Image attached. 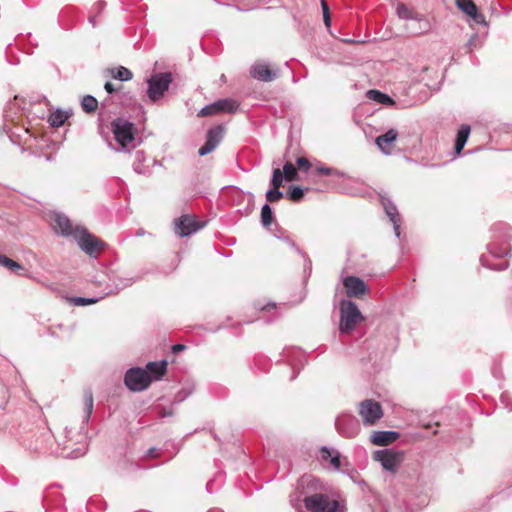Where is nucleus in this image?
<instances>
[{"mask_svg":"<svg viewBox=\"0 0 512 512\" xmlns=\"http://www.w3.org/2000/svg\"><path fill=\"white\" fill-rule=\"evenodd\" d=\"M318 480L312 475H305L301 478L299 486L307 490L315 491L308 494L303 491V504L308 512H345L346 507L342 501L333 498L327 493L317 492Z\"/></svg>","mask_w":512,"mask_h":512,"instance_id":"obj_1","label":"nucleus"},{"mask_svg":"<svg viewBox=\"0 0 512 512\" xmlns=\"http://www.w3.org/2000/svg\"><path fill=\"white\" fill-rule=\"evenodd\" d=\"M362 320V314L354 302L350 300L340 302V333H349Z\"/></svg>","mask_w":512,"mask_h":512,"instance_id":"obj_2","label":"nucleus"},{"mask_svg":"<svg viewBox=\"0 0 512 512\" xmlns=\"http://www.w3.org/2000/svg\"><path fill=\"white\" fill-rule=\"evenodd\" d=\"M73 238L79 248L90 257H97L98 253L105 246L103 241L99 240L83 227H75Z\"/></svg>","mask_w":512,"mask_h":512,"instance_id":"obj_3","label":"nucleus"},{"mask_svg":"<svg viewBox=\"0 0 512 512\" xmlns=\"http://www.w3.org/2000/svg\"><path fill=\"white\" fill-rule=\"evenodd\" d=\"M147 95L151 102L161 99L172 83V75L169 72L153 74L148 80Z\"/></svg>","mask_w":512,"mask_h":512,"instance_id":"obj_4","label":"nucleus"},{"mask_svg":"<svg viewBox=\"0 0 512 512\" xmlns=\"http://www.w3.org/2000/svg\"><path fill=\"white\" fill-rule=\"evenodd\" d=\"M124 383L130 391L140 392L150 386L151 376L145 369L133 367L126 371Z\"/></svg>","mask_w":512,"mask_h":512,"instance_id":"obj_5","label":"nucleus"},{"mask_svg":"<svg viewBox=\"0 0 512 512\" xmlns=\"http://www.w3.org/2000/svg\"><path fill=\"white\" fill-rule=\"evenodd\" d=\"M111 129L114 134L115 140L121 145L124 150L128 144L132 143L134 137V125L128 120L123 118H116L111 123Z\"/></svg>","mask_w":512,"mask_h":512,"instance_id":"obj_6","label":"nucleus"},{"mask_svg":"<svg viewBox=\"0 0 512 512\" xmlns=\"http://www.w3.org/2000/svg\"><path fill=\"white\" fill-rule=\"evenodd\" d=\"M373 459L379 462L384 470L396 473L404 460V453L393 449H384L374 452Z\"/></svg>","mask_w":512,"mask_h":512,"instance_id":"obj_7","label":"nucleus"},{"mask_svg":"<svg viewBox=\"0 0 512 512\" xmlns=\"http://www.w3.org/2000/svg\"><path fill=\"white\" fill-rule=\"evenodd\" d=\"M359 415L364 425L372 426L383 417L382 406L375 400H364L359 405Z\"/></svg>","mask_w":512,"mask_h":512,"instance_id":"obj_8","label":"nucleus"},{"mask_svg":"<svg viewBox=\"0 0 512 512\" xmlns=\"http://www.w3.org/2000/svg\"><path fill=\"white\" fill-rule=\"evenodd\" d=\"M396 14L400 19L413 20L418 23L417 28H411L413 34L418 35L430 30V24L417 12H414L407 5L400 3L396 7Z\"/></svg>","mask_w":512,"mask_h":512,"instance_id":"obj_9","label":"nucleus"},{"mask_svg":"<svg viewBox=\"0 0 512 512\" xmlns=\"http://www.w3.org/2000/svg\"><path fill=\"white\" fill-rule=\"evenodd\" d=\"M335 427L339 434L346 438H354L360 432L358 419L350 414H342L335 420Z\"/></svg>","mask_w":512,"mask_h":512,"instance_id":"obj_10","label":"nucleus"},{"mask_svg":"<svg viewBox=\"0 0 512 512\" xmlns=\"http://www.w3.org/2000/svg\"><path fill=\"white\" fill-rule=\"evenodd\" d=\"M206 225V222H199L195 217L182 215L175 221V233L180 237L189 236Z\"/></svg>","mask_w":512,"mask_h":512,"instance_id":"obj_11","label":"nucleus"},{"mask_svg":"<svg viewBox=\"0 0 512 512\" xmlns=\"http://www.w3.org/2000/svg\"><path fill=\"white\" fill-rule=\"evenodd\" d=\"M225 129L222 125H216L210 128L206 134V141L198 150L199 156H205L211 153L222 141Z\"/></svg>","mask_w":512,"mask_h":512,"instance_id":"obj_12","label":"nucleus"},{"mask_svg":"<svg viewBox=\"0 0 512 512\" xmlns=\"http://www.w3.org/2000/svg\"><path fill=\"white\" fill-rule=\"evenodd\" d=\"M380 201L385 210L386 215L389 217L393 224L394 232L396 237H400V223L401 217L398 212L396 205L393 201L385 195L380 194Z\"/></svg>","mask_w":512,"mask_h":512,"instance_id":"obj_13","label":"nucleus"},{"mask_svg":"<svg viewBox=\"0 0 512 512\" xmlns=\"http://www.w3.org/2000/svg\"><path fill=\"white\" fill-rule=\"evenodd\" d=\"M343 285L346 288L347 296L359 297L367 291V285L365 282L356 276H347L343 280Z\"/></svg>","mask_w":512,"mask_h":512,"instance_id":"obj_14","label":"nucleus"},{"mask_svg":"<svg viewBox=\"0 0 512 512\" xmlns=\"http://www.w3.org/2000/svg\"><path fill=\"white\" fill-rule=\"evenodd\" d=\"M251 76L262 82H271L276 79L277 74L272 71L269 66L265 63H255L250 69Z\"/></svg>","mask_w":512,"mask_h":512,"instance_id":"obj_15","label":"nucleus"},{"mask_svg":"<svg viewBox=\"0 0 512 512\" xmlns=\"http://www.w3.org/2000/svg\"><path fill=\"white\" fill-rule=\"evenodd\" d=\"M54 231L62 236H73L74 229L68 217L63 214H55L52 219Z\"/></svg>","mask_w":512,"mask_h":512,"instance_id":"obj_16","label":"nucleus"},{"mask_svg":"<svg viewBox=\"0 0 512 512\" xmlns=\"http://www.w3.org/2000/svg\"><path fill=\"white\" fill-rule=\"evenodd\" d=\"M83 400H84V414H83V418H82L83 425L80 427V437L82 439L86 438V430H85L84 425L88 423V421L91 417V414L93 412V407H94V399H93V394H92L91 390H86L84 392Z\"/></svg>","mask_w":512,"mask_h":512,"instance_id":"obj_17","label":"nucleus"},{"mask_svg":"<svg viewBox=\"0 0 512 512\" xmlns=\"http://www.w3.org/2000/svg\"><path fill=\"white\" fill-rule=\"evenodd\" d=\"M397 137L398 132L395 129H390L376 138V145L384 154L390 155L392 144Z\"/></svg>","mask_w":512,"mask_h":512,"instance_id":"obj_18","label":"nucleus"},{"mask_svg":"<svg viewBox=\"0 0 512 512\" xmlns=\"http://www.w3.org/2000/svg\"><path fill=\"white\" fill-rule=\"evenodd\" d=\"M399 437V433L396 431H375L371 435V442L378 446H387Z\"/></svg>","mask_w":512,"mask_h":512,"instance_id":"obj_19","label":"nucleus"},{"mask_svg":"<svg viewBox=\"0 0 512 512\" xmlns=\"http://www.w3.org/2000/svg\"><path fill=\"white\" fill-rule=\"evenodd\" d=\"M145 370L151 376V381L159 380L166 373L167 361L161 360V361L149 362V363H147Z\"/></svg>","mask_w":512,"mask_h":512,"instance_id":"obj_20","label":"nucleus"},{"mask_svg":"<svg viewBox=\"0 0 512 512\" xmlns=\"http://www.w3.org/2000/svg\"><path fill=\"white\" fill-rule=\"evenodd\" d=\"M320 458L323 462L330 460V465L334 470H339L341 466V457L340 453L336 449H329L326 446L321 447L320 449Z\"/></svg>","mask_w":512,"mask_h":512,"instance_id":"obj_21","label":"nucleus"},{"mask_svg":"<svg viewBox=\"0 0 512 512\" xmlns=\"http://www.w3.org/2000/svg\"><path fill=\"white\" fill-rule=\"evenodd\" d=\"M233 203L236 205H240L244 200H247V207L245 208V214H249L252 210V206L254 203V196L252 193H245L239 188H235L232 191Z\"/></svg>","mask_w":512,"mask_h":512,"instance_id":"obj_22","label":"nucleus"},{"mask_svg":"<svg viewBox=\"0 0 512 512\" xmlns=\"http://www.w3.org/2000/svg\"><path fill=\"white\" fill-rule=\"evenodd\" d=\"M148 158L143 150H138L135 152L134 161H133V170L138 174H147L149 173V165H146Z\"/></svg>","mask_w":512,"mask_h":512,"instance_id":"obj_23","label":"nucleus"},{"mask_svg":"<svg viewBox=\"0 0 512 512\" xmlns=\"http://www.w3.org/2000/svg\"><path fill=\"white\" fill-rule=\"evenodd\" d=\"M139 280V277H121L118 279V283L115 284V288H110L104 293V295L117 294L120 290L131 286L133 283Z\"/></svg>","mask_w":512,"mask_h":512,"instance_id":"obj_24","label":"nucleus"},{"mask_svg":"<svg viewBox=\"0 0 512 512\" xmlns=\"http://www.w3.org/2000/svg\"><path fill=\"white\" fill-rule=\"evenodd\" d=\"M217 107L221 112L235 113L239 108V103L233 99L226 98L216 101Z\"/></svg>","mask_w":512,"mask_h":512,"instance_id":"obj_25","label":"nucleus"},{"mask_svg":"<svg viewBox=\"0 0 512 512\" xmlns=\"http://www.w3.org/2000/svg\"><path fill=\"white\" fill-rule=\"evenodd\" d=\"M368 96L370 99H373L374 101L383 104V105H392L394 104V100L387 94L378 91V90H369Z\"/></svg>","mask_w":512,"mask_h":512,"instance_id":"obj_26","label":"nucleus"},{"mask_svg":"<svg viewBox=\"0 0 512 512\" xmlns=\"http://www.w3.org/2000/svg\"><path fill=\"white\" fill-rule=\"evenodd\" d=\"M260 218H261V224L265 228H268L272 224V222L274 220V214H273L271 206L268 203H265L262 206Z\"/></svg>","mask_w":512,"mask_h":512,"instance_id":"obj_27","label":"nucleus"},{"mask_svg":"<svg viewBox=\"0 0 512 512\" xmlns=\"http://www.w3.org/2000/svg\"><path fill=\"white\" fill-rule=\"evenodd\" d=\"M103 297L104 296L88 298V297L76 296V297H69L67 299H68L69 303L73 306H86V305H91V304L97 303Z\"/></svg>","mask_w":512,"mask_h":512,"instance_id":"obj_28","label":"nucleus"},{"mask_svg":"<svg viewBox=\"0 0 512 512\" xmlns=\"http://www.w3.org/2000/svg\"><path fill=\"white\" fill-rule=\"evenodd\" d=\"M98 101L92 95H85L81 100V107L86 113H92L97 109Z\"/></svg>","mask_w":512,"mask_h":512,"instance_id":"obj_29","label":"nucleus"},{"mask_svg":"<svg viewBox=\"0 0 512 512\" xmlns=\"http://www.w3.org/2000/svg\"><path fill=\"white\" fill-rule=\"evenodd\" d=\"M68 114L64 111H56L49 116L48 122L52 127H60L64 124Z\"/></svg>","mask_w":512,"mask_h":512,"instance_id":"obj_30","label":"nucleus"},{"mask_svg":"<svg viewBox=\"0 0 512 512\" xmlns=\"http://www.w3.org/2000/svg\"><path fill=\"white\" fill-rule=\"evenodd\" d=\"M281 171L285 177V180H287V181L298 180L297 168L291 162H286Z\"/></svg>","mask_w":512,"mask_h":512,"instance_id":"obj_31","label":"nucleus"},{"mask_svg":"<svg viewBox=\"0 0 512 512\" xmlns=\"http://www.w3.org/2000/svg\"><path fill=\"white\" fill-rule=\"evenodd\" d=\"M0 266H4L13 272H18L24 269L21 264L2 254H0Z\"/></svg>","mask_w":512,"mask_h":512,"instance_id":"obj_32","label":"nucleus"},{"mask_svg":"<svg viewBox=\"0 0 512 512\" xmlns=\"http://www.w3.org/2000/svg\"><path fill=\"white\" fill-rule=\"evenodd\" d=\"M457 7L467 15L475 14L477 6L472 0H456Z\"/></svg>","mask_w":512,"mask_h":512,"instance_id":"obj_33","label":"nucleus"},{"mask_svg":"<svg viewBox=\"0 0 512 512\" xmlns=\"http://www.w3.org/2000/svg\"><path fill=\"white\" fill-rule=\"evenodd\" d=\"M488 249L490 254H492L494 257H504L507 256L510 252V246L508 244H505L499 248L496 247V244H489Z\"/></svg>","mask_w":512,"mask_h":512,"instance_id":"obj_34","label":"nucleus"},{"mask_svg":"<svg viewBox=\"0 0 512 512\" xmlns=\"http://www.w3.org/2000/svg\"><path fill=\"white\" fill-rule=\"evenodd\" d=\"M287 197L292 202L298 203L304 197V189L300 186H293L290 188Z\"/></svg>","mask_w":512,"mask_h":512,"instance_id":"obj_35","label":"nucleus"},{"mask_svg":"<svg viewBox=\"0 0 512 512\" xmlns=\"http://www.w3.org/2000/svg\"><path fill=\"white\" fill-rule=\"evenodd\" d=\"M87 444L86 442L79 443V446L75 449H72L69 452H65L64 456L69 458H79L86 454Z\"/></svg>","mask_w":512,"mask_h":512,"instance_id":"obj_36","label":"nucleus"},{"mask_svg":"<svg viewBox=\"0 0 512 512\" xmlns=\"http://www.w3.org/2000/svg\"><path fill=\"white\" fill-rule=\"evenodd\" d=\"M133 77V73L126 67L119 66L116 69V72L114 74V78L120 80V81H128L131 80Z\"/></svg>","mask_w":512,"mask_h":512,"instance_id":"obj_37","label":"nucleus"},{"mask_svg":"<svg viewBox=\"0 0 512 512\" xmlns=\"http://www.w3.org/2000/svg\"><path fill=\"white\" fill-rule=\"evenodd\" d=\"M285 179L282 171L279 168L273 170L272 178L270 184L274 188H280L283 184V180Z\"/></svg>","mask_w":512,"mask_h":512,"instance_id":"obj_38","label":"nucleus"},{"mask_svg":"<svg viewBox=\"0 0 512 512\" xmlns=\"http://www.w3.org/2000/svg\"><path fill=\"white\" fill-rule=\"evenodd\" d=\"M265 196L268 202H276L283 198L284 193L280 191L279 188L272 187V189L266 192Z\"/></svg>","mask_w":512,"mask_h":512,"instance_id":"obj_39","label":"nucleus"},{"mask_svg":"<svg viewBox=\"0 0 512 512\" xmlns=\"http://www.w3.org/2000/svg\"><path fill=\"white\" fill-rule=\"evenodd\" d=\"M284 242H286L291 248L295 249L296 252L304 258L306 264L309 265V267H311V260L309 259L307 254L304 251H302L299 247H297L296 243L292 239H290L287 236L285 237Z\"/></svg>","mask_w":512,"mask_h":512,"instance_id":"obj_40","label":"nucleus"},{"mask_svg":"<svg viewBox=\"0 0 512 512\" xmlns=\"http://www.w3.org/2000/svg\"><path fill=\"white\" fill-rule=\"evenodd\" d=\"M483 45V41L480 39L479 35L477 33H474L471 38L468 40L466 46L470 51L474 49H479Z\"/></svg>","mask_w":512,"mask_h":512,"instance_id":"obj_41","label":"nucleus"},{"mask_svg":"<svg viewBox=\"0 0 512 512\" xmlns=\"http://www.w3.org/2000/svg\"><path fill=\"white\" fill-rule=\"evenodd\" d=\"M220 113L216 102L206 105L199 111V116H210Z\"/></svg>","mask_w":512,"mask_h":512,"instance_id":"obj_42","label":"nucleus"},{"mask_svg":"<svg viewBox=\"0 0 512 512\" xmlns=\"http://www.w3.org/2000/svg\"><path fill=\"white\" fill-rule=\"evenodd\" d=\"M470 134V126L462 125L458 130L456 140L466 143Z\"/></svg>","mask_w":512,"mask_h":512,"instance_id":"obj_43","label":"nucleus"},{"mask_svg":"<svg viewBox=\"0 0 512 512\" xmlns=\"http://www.w3.org/2000/svg\"><path fill=\"white\" fill-rule=\"evenodd\" d=\"M321 7H322V12H323L324 23L329 28L331 26V18H330L329 6L325 2V0H321Z\"/></svg>","mask_w":512,"mask_h":512,"instance_id":"obj_44","label":"nucleus"},{"mask_svg":"<svg viewBox=\"0 0 512 512\" xmlns=\"http://www.w3.org/2000/svg\"><path fill=\"white\" fill-rule=\"evenodd\" d=\"M296 164L299 170H302L303 172H308V170L311 168L310 161L305 157H299L296 160Z\"/></svg>","mask_w":512,"mask_h":512,"instance_id":"obj_45","label":"nucleus"},{"mask_svg":"<svg viewBox=\"0 0 512 512\" xmlns=\"http://www.w3.org/2000/svg\"><path fill=\"white\" fill-rule=\"evenodd\" d=\"M469 16H471V18L473 19V21L475 23L480 24V25H484V26L487 25V22L485 20V16L482 13H479L478 9H476V13L475 14H470Z\"/></svg>","mask_w":512,"mask_h":512,"instance_id":"obj_46","label":"nucleus"},{"mask_svg":"<svg viewBox=\"0 0 512 512\" xmlns=\"http://www.w3.org/2000/svg\"><path fill=\"white\" fill-rule=\"evenodd\" d=\"M317 172L319 174H322V175H333V174H338L337 171H334L333 169L331 168H328V167H319L317 168Z\"/></svg>","mask_w":512,"mask_h":512,"instance_id":"obj_47","label":"nucleus"},{"mask_svg":"<svg viewBox=\"0 0 512 512\" xmlns=\"http://www.w3.org/2000/svg\"><path fill=\"white\" fill-rule=\"evenodd\" d=\"M105 7H106V2L103 0H99L94 5V9L96 10L97 14L102 13V11L105 9Z\"/></svg>","mask_w":512,"mask_h":512,"instance_id":"obj_48","label":"nucleus"},{"mask_svg":"<svg viewBox=\"0 0 512 512\" xmlns=\"http://www.w3.org/2000/svg\"><path fill=\"white\" fill-rule=\"evenodd\" d=\"M466 143L464 142H461V141H458V140H455V152L460 155L461 151L463 150L464 146H465Z\"/></svg>","mask_w":512,"mask_h":512,"instance_id":"obj_49","label":"nucleus"},{"mask_svg":"<svg viewBox=\"0 0 512 512\" xmlns=\"http://www.w3.org/2000/svg\"><path fill=\"white\" fill-rule=\"evenodd\" d=\"M173 415V411L172 409H165V408H162L160 411H159V416L164 418V417H170Z\"/></svg>","mask_w":512,"mask_h":512,"instance_id":"obj_50","label":"nucleus"},{"mask_svg":"<svg viewBox=\"0 0 512 512\" xmlns=\"http://www.w3.org/2000/svg\"><path fill=\"white\" fill-rule=\"evenodd\" d=\"M104 88L109 94H112L116 91L114 85L111 82H106Z\"/></svg>","mask_w":512,"mask_h":512,"instance_id":"obj_51","label":"nucleus"},{"mask_svg":"<svg viewBox=\"0 0 512 512\" xmlns=\"http://www.w3.org/2000/svg\"><path fill=\"white\" fill-rule=\"evenodd\" d=\"M185 349V346L182 345V344H176V345H173L172 346V351L174 353H177V352H180V351H183Z\"/></svg>","mask_w":512,"mask_h":512,"instance_id":"obj_52","label":"nucleus"},{"mask_svg":"<svg viewBox=\"0 0 512 512\" xmlns=\"http://www.w3.org/2000/svg\"><path fill=\"white\" fill-rule=\"evenodd\" d=\"M147 455L149 457H156L158 455V450L156 448H150L148 451H147Z\"/></svg>","mask_w":512,"mask_h":512,"instance_id":"obj_53","label":"nucleus"},{"mask_svg":"<svg viewBox=\"0 0 512 512\" xmlns=\"http://www.w3.org/2000/svg\"><path fill=\"white\" fill-rule=\"evenodd\" d=\"M278 231H279L280 234H275V237H277L278 239L284 241L286 236L283 235V231L280 228H278Z\"/></svg>","mask_w":512,"mask_h":512,"instance_id":"obj_54","label":"nucleus"},{"mask_svg":"<svg viewBox=\"0 0 512 512\" xmlns=\"http://www.w3.org/2000/svg\"><path fill=\"white\" fill-rule=\"evenodd\" d=\"M88 21H89V23H90L93 27H95V25H96V16H90V17L88 18Z\"/></svg>","mask_w":512,"mask_h":512,"instance_id":"obj_55","label":"nucleus"},{"mask_svg":"<svg viewBox=\"0 0 512 512\" xmlns=\"http://www.w3.org/2000/svg\"><path fill=\"white\" fill-rule=\"evenodd\" d=\"M185 397H186V395L181 396L180 393H179L178 395H176V401L177 402H181V401H183L185 399Z\"/></svg>","mask_w":512,"mask_h":512,"instance_id":"obj_56","label":"nucleus"},{"mask_svg":"<svg viewBox=\"0 0 512 512\" xmlns=\"http://www.w3.org/2000/svg\"><path fill=\"white\" fill-rule=\"evenodd\" d=\"M211 487H212V482H208L207 485H206V489L209 493H211Z\"/></svg>","mask_w":512,"mask_h":512,"instance_id":"obj_57","label":"nucleus"},{"mask_svg":"<svg viewBox=\"0 0 512 512\" xmlns=\"http://www.w3.org/2000/svg\"><path fill=\"white\" fill-rule=\"evenodd\" d=\"M208 512H223V510L218 509V508H213V509L208 510Z\"/></svg>","mask_w":512,"mask_h":512,"instance_id":"obj_58","label":"nucleus"},{"mask_svg":"<svg viewBox=\"0 0 512 512\" xmlns=\"http://www.w3.org/2000/svg\"><path fill=\"white\" fill-rule=\"evenodd\" d=\"M295 378H296V373H295V372H293V374H292V376H291L290 380H294Z\"/></svg>","mask_w":512,"mask_h":512,"instance_id":"obj_59","label":"nucleus"},{"mask_svg":"<svg viewBox=\"0 0 512 512\" xmlns=\"http://www.w3.org/2000/svg\"><path fill=\"white\" fill-rule=\"evenodd\" d=\"M70 448H71V446L67 444V445L64 447V451H66L67 449H70Z\"/></svg>","mask_w":512,"mask_h":512,"instance_id":"obj_60","label":"nucleus"},{"mask_svg":"<svg viewBox=\"0 0 512 512\" xmlns=\"http://www.w3.org/2000/svg\"><path fill=\"white\" fill-rule=\"evenodd\" d=\"M480 261L482 262L483 265H485L483 256L480 258Z\"/></svg>","mask_w":512,"mask_h":512,"instance_id":"obj_61","label":"nucleus"}]
</instances>
